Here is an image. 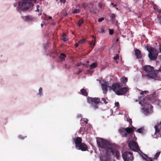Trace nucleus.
Returning <instances> with one entry per match:
<instances>
[{"label": "nucleus", "instance_id": "f257e3e1", "mask_svg": "<svg viewBox=\"0 0 161 161\" xmlns=\"http://www.w3.org/2000/svg\"><path fill=\"white\" fill-rule=\"evenodd\" d=\"M97 142L98 146L106 150L104 154H101L100 157L101 161H111V157L113 155L117 159H119L121 155L118 147L114 143L102 138L97 139Z\"/></svg>", "mask_w": 161, "mask_h": 161}, {"label": "nucleus", "instance_id": "f03ea898", "mask_svg": "<svg viewBox=\"0 0 161 161\" xmlns=\"http://www.w3.org/2000/svg\"><path fill=\"white\" fill-rule=\"evenodd\" d=\"M128 146L132 150L138 152L143 159L146 161H152L151 158H148L147 155L144 154L141 151L137 143L135 141L133 140H131L128 143Z\"/></svg>", "mask_w": 161, "mask_h": 161}, {"label": "nucleus", "instance_id": "7ed1b4c3", "mask_svg": "<svg viewBox=\"0 0 161 161\" xmlns=\"http://www.w3.org/2000/svg\"><path fill=\"white\" fill-rule=\"evenodd\" d=\"M139 102V103L142 106L144 107V108H142V112L146 115L151 113V109L152 108V106L149 104L147 103L145 98L143 97H142Z\"/></svg>", "mask_w": 161, "mask_h": 161}, {"label": "nucleus", "instance_id": "20e7f679", "mask_svg": "<svg viewBox=\"0 0 161 161\" xmlns=\"http://www.w3.org/2000/svg\"><path fill=\"white\" fill-rule=\"evenodd\" d=\"M33 5V4H30L27 0H23L19 2L17 8V10L19 12L27 10H31Z\"/></svg>", "mask_w": 161, "mask_h": 161}, {"label": "nucleus", "instance_id": "39448f33", "mask_svg": "<svg viewBox=\"0 0 161 161\" xmlns=\"http://www.w3.org/2000/svg\"><path fill=\"white\" fill-rule=\"evenodd\" d=\"M154 69V68L153 67L148 65H145L143 67V69L147 73H150L146 75L148 79L150 78H155L156 77L155 73L153 72Z\"/></svg>", "mask_w": 161, "mask_h": 161}, {"label": "nucleus", "instance_id": "423d86ee", "mask_svg": "<svg viewBox=\"0 0 161 161\" xmlns=\"http://www.w3.org/2000/svg\"><path fill=\"white\" fill-rule=\"evenodd\" d=\"M82 139L81 138L78 137L75 140V147L77 149H80L82 151H86L87 150V147L86 145L81 143Z\"/></svg>", "mask_w": 161, "mask_h": 161}, {"label": "nucleus", "instance_id": "0eeeda50", "mask_svg": "<svg viewBox=\"0 0 161 161\" xmlns=\"http://www.w3.org/2000/svg\"><path fill=\"white\" fill-rule=\"evenodd\" d=\"M100 100L98 98H92L91 97L87 98V101L90 104L91 107L94 109H96L98 108V104L99 103Z\"/></svg>", "mask_w": 161, "mask_h": 161}, {"label": "nucleus", "instance_id": "6e6552de", "mask_svg": "<svg viewBox=\"0 0 161 161\" xmlns=\"http://www.w3.org/2000/svg\"><path fill=\"white\" fill-rule=\"evenodd\" d=\"M147 49L149 52L148 56L150 59L151 60H156L158 55L157 50L152 47H150Z\"/></svg>", "mask_w": 161, "mask_h": 161}, {"label": "nucleus", "instance_id": "1a4fd4ad", "mask_svg": "<svg viewBox=\"0 0 161 161\" xmlns=\"http://www.w3.org/2000/svg\"><path fill=\"white\" fill-rule=\"evenodd\" d=\"M135 128L132 127V128L127 127L125 129L121 128L119 129V133L122 135L123 137H125L127 135V133L128 134L131 133L133 132V130Z\"/></svg>", "mask_w": 161, "mask_h": 161}, {"label": "nucleus", "instance_id": "9d476101", "mask_svg": "<svg viewBox=\"0 0 161 161\" xmlns=\"http://www.w3.org/2000/svg\"><path fill=\"white\" fill-rule=\"evenodd\" d=\"M122 84L119 83H113L111 86H109L110 90H112L115 93L118 95L121 87H122Z\"/></svg>", "mask_w": 161, "mask_h": 161}, {"label": "nucleus", "instance_id": "9b49d317", "mask_svg": "<svg viewBox=\"0 0 161 161\" xmlns=\"http://www.w3.org/2000/svg\"><path fill=\"white\" fill-rule=\"evenodd\" d=\"M122 157L124 161H132L134 158L132 153L128 152L122 153Z\"/></svg>", "mask_w": 161, "mask_h": 161}, {"label": "nucleus", "instance_id": "f8f14e48", "mask_svg": "<svg viewBox=\"0 0 161 161\" xmlns=\"http://www.w3.org/2000/svg\"><path fill=\"white\" fill-rule=\"evenodd\" d=\"M97 80L99 81L100 84H101L102 88L103 91V93L104 94L106 93L107 92V87H108L109 88V86H108V82H106L103 80Z\"/></svg>", "mask_w": 161, "mask_h": 161}, {"label": "nucleus", "instance_id": "ddd939ff", "mask_svg": "<svg viewBox=\"0 0 161 161\" xmlns=\"http://www.w3.org/2000/svg\"><path fill=\"white\" fill-rule=\"evenodd\" d=\"M22 18L24 20L29 23L35 21L36 19V18L31 15L23 16Z\"/></svg>", "mask_w": 161, "mask_h": 161}, {"label": "nucleus", "instance_id": "4468645a", "mask_svg": "<svg viewBox=\"0 0 161 161\" xmlns=\"http://www.w3.org/2000/svg\"><path fill=\"white\" fill-rule=\"evenodd\" d=\"M155 134L161 137V119L159 123L155 126Z\"/></svg>", "mask_w": 161, "mask_h": 161}, {"label": "nucleus", "instance_id": "2eb2a0df", "mask_svg": "<svg viewBox=\"0 0 161 161\" xmlns=\"http://www.w3.org/2000/svg\"><path fill=\"white\" fill-rule=\"evenodd\" d=\"M129 89V88L128 87L123 88L121 87L118 95H123L128 92Z\"/></svg>", "mask_w": 161, "mask_h": 161}, {"label": "nucleus", "instance_id": "dca6fc26", "mask_svg": "<svg viewBox=\"0 0 161 161\" xmlns=\"http://www.w3.org/2000/svg\"><path fill=\"white\" fill-rule=\"evenodd\" d=\"M135 55L138 59H140L142 57L141 52L139 50L136 49L135 51Z\"/></svg>", "mask_w": 161, "mask_h": 161}, {"label": "nucleus", "instance_id": "f3484780", "mask_svg": "<svg viewBox=\"0 0 161 161\" xmlns=\"http://www.w3.org/2000/svg\"><path fill=\"white\" fill-rule=\"evenodd\" d=\"M80 92L82 95L85 96H87L88 93L87 92V91L85 89H84V88L80 90Z\"/></svg>", "mask_w": 161, "mask_h": 161}, {"label": "nucleus", "instance_id": "a211bd4d", "mask_svg": "<svg viewBox=\"0 0 161 161\" xmlns=\"http://www.w3.org/2000/svg\"><path fill=\"white\" fill-rule=\"evenodd\" d=\"M120 81L123 83H126L127 81V78L125 76H123L120 78Z\"/></svg>", "mask_w": 161, "mask_h": 161}, {"label": "nucleus", "instance_id": "6ab92c4d", "mask_svg": "<svg viewBox=\"0 0 161 161\" xmlns=\"http://www.w3.org/2000/svg\"><path fill=\"white\" fill-rule=\"evenodd\" d=\"M97 66V64L96 63L94 62L90 65V69H93L95 68Z\"/></svg>", "mask_w": 161, "mask_h": 161}, {"label": "nucleus", "instance_id": "aec40b11", "mask_svg": "<svg viewBox=\"0 0 161 161\" xmlns=\"http://www.w3.org/2000/svg\"><path fill=\"white\" fill-rule=\"evenodd\" d=\"M43 90L42 87H40L39 89V93L37 94L39 95L40 97H41L42 96L43 94Z\"/></svg>", "mask_w": 161, "mask_h": 161}, {"label": "nucleus", "instance_id": "412c9836", "mask_svg": "<svg viewBox=\"0 0 161 161\" xmlns=\"http://www.w3.org/2000/svg\"><path fill=\"white\" fill-rule=\"evenodd\" d=\"M144 130V128L143 127H142L141 128L137 129L136 131V132L139 133H142L143 131Z\"/></svg>", "mask_w": 161, "mask_h": 161}, {"label": "nucleus", "instance_id": "4be33fe9", "mask_svg": "<svg viewBox=\"0 0 161 161\" xmlns=\"http://www.w3.org/2000/svg\"><path fill=\"white\" fill-rule=\"evenodd\" d=\"M126 118V120L128 122H129V123H130V125L131 124V123H132V120H131V119H130L129 117L128 116H125Z\"/></svg>", "mask_w": 161, "mask_h": 161}, {"label": "nucleus", "instance_id": "5701e85b", "mask_svg": "<svg viewBox=\"0 0 161 161\" xmlns=\"http://www.w3.org/2000/svg\"><path fill=\"white\" fill-rule=\"evenodd\" d=\"M40 0H27V1L30 3V4H33L32 3H36V2H38Z\"/></svg>", "mask_w": 161, "mask_h": 161}, {"label": "nucleus", "instance_id": "b1692460", "mask_svg": "<svg viewBox=\"0 0 161 161\" xmlns=\"http://www.w3.org/2000/svg\"><path fill=\"white\" fill-rule=\"evenodd\" d=\"M36 10H35V11L36 12H39L40 11V9H42L40 8V6L39 5H37L36 6Z\"/></svg>", "mask_w": 161, "mask_h": 161}, {"label": "nucleus", "instance_id": "393cba45", "mask_svg": "<svg viewBox=\"0 0 161 161\" xmlns=\"http://www.w3.org/2000/svg\"><path fill=\"white\" fill-rule=\"evenodd\" d=\"M160 152H158L156 153V154L154 156V159H156L159 156L160 154Z\"/></svg>", "mask_w": 161, "mask_h": 161}, {"label": "nucleus", "instance_id": "a878e982", "mask_svg": "<svg viewBox=\"0 0 161 161\" xmlns=\"http://www.w3.org/2000/svg\"><path fill=\"white\" fill-rule=\"evenodd\" d=\"M79 11H80L79 9H75L74 10V11L73 12V14L78 13H79Z\"/></svg>", "mask_w": 161, "mask_h": 161}, {"label": "nucleus", "instance_id": "bb28decb", "mask_svg": "<svg viewBox=\"0 0 161 161\" xmlns=\"http://www.w3.org/2000/svg\"><path fill=\"white\" fill-rule=\"evenodd\" d=\"M83 22V20L82 19H80L79 20L78 22V24L79 26H80V25L82 24Z\"/></svg>", "mask_w": 161, "mask_h": 161}, {"label": "nucleus", "instance_id": "cd10ccee", "mask_svg": "<svg viewBox=\"0 0 161 161\" xmlns=\"http://www.w3.org/2000/svg\"><path fill=\"white\" fill-rule=\"evenodd\" d=\"M107 99L105 98H102V101H103L104 102V103L105 104H106L108 103V102L106 101Z\"/></svg>", "mask_w": 161, "mask_h": 161}, {"label": "nucleus", "instance_id": "c85d7f7f", "mask_svg": "<svg viewBox=\"0 0 161 161\" xmlns=\"http://www.w3.org/2000/svg\"><path fill=\"white\" fill-rule=\"evenodd\" d=\"M86 41V40L85 39H83L80 40H79L78 42L79 43H84Z\"/></svg>", "mask_w": 161, "mask_h": 161}, {"label": "nucleus", "instance_id": "c756f323", "mask_svg": "<svg viewBox=\"0 0 161 161\" xmlns=\"http://www.w3.org/2000/svg\"><path fill=\"white\" fill-rule=\"evenodd\" d=\"M148 93V92L147 91H143L140 93L141 95H143L144 94H147Z\"/></svg>", "mask_w": 161, "mask_h": 161}, {"label": "nucleus", "instance_id": "7c9ffc66", "mask_svg": "<svg viewBox=\"0 0 161 161\" xmlns=\"http://www.w3.org/2000/svg\"><path fill=\"white\" fill-rule=\"evenodd\" d=\"M119 58V55L118 54H117L114 57V60H116Z\"/></svg>", "mask_w": 161, "mask_h": 161}, {"label": "nucleus", "instance_id": "2f4dec72", "mask_svg": "<svg viewBox=\"0 0 161 161\" xmlns=\"http://www.w3.org/2000/svg\"><path fill=\"white\" fill-rule=\"evenodd\" d=\"M59 58H60L61 61H64L65 60L64 58L62 57L61 56H59Z\"/></svg>", "mask_w": 161, "mask_h": 161}, {"label": "nucleus", "instance_id": "473e14b6", "mask_svg": "<svg viewBox=\"0 0 161 161\" xmlns=\"http://www.w3.org/2000/svg\"><path fill=\"white\" fill-rule=\"evenodd\" d=\"M109 33L110 35H112L114 33V31L113 30H110V29H109Z\"/></svg>", "mask_w": 161, "mask_h": 161}, {"label": "nucleus", "instance_id": "72a5a7b5", "mask_svg": "<svg viewBox=\"0 0 161 161\" xmlns=\"http://www.w3.org/2000/svg\"><path fill=\"white\" fill-rule=\"evenodd\" d=\"M104 19V18L103 17L100 18L98 19V21L99 22H101Z\"/></svg>", "mask_w": 161, "mask_h": 161}, {"label": "nucleus", "instance_id": "f704fd0d", "mask_svg": "<svg viewBox=\"0 0 161 161\" xmlns=\"http://www.w3.org/2000/svg\"><path fill=\"white\" fill-rule=\"evenodd\" d=\"M63 40L64 41L66 42L68 40V38L67 37H64L63 38Z\"/></svg>", "mask_w": 161, "mask_h": 161}, {"label": "nucleus", "instance_id": "c9c22d12", "mask_svg": "<svg viewBox=\"0 0 161 161\" xmlns=\"http://www.w3.org/2000/svg\"><path fill=\"white\" fill-rule=\"evenodd\" d=\"M115 106L118 107L119 106V102H117L115 103Z\"/></svg>", "mask_w": 161, "mask_h": 161}, {"label": "nucleus", "instance_id": "e433bc0d", "mask_svg": "<svg viewBox=\"0 0 161 161\" xmlns=\"http://www.w3.org/2000/svg\"><path fill=\"white\" fill-rule=\"evenodd\" d=\"M115 15L114 14H111V18L112 19H114L115 18Z\"/></svg>", "mask_w": 161, "mask_h": 161}, {"label": "nucleus", "instance_id": "4c0bfd02", "mask_svg": "<svg viewBox=\"0 0 161 161\" xmlns=\"http://www.w3.org/2000/svg\"><path fill=\"white\" fill-rule=\"evenodd\" d=\"M98 7L100 8H102V6H103V5L101 3H98Z\"/></svg>", "mask_w": 161, "mask_h": 161}, {"label": "nucleus", "instance_id": "58836bf2", "mask_svg": "<svg viewBox=\"0 0 161 161\" xmlns=\"http://www.w3.org/2000/svg\"><path fill=\"white\" fill-rule=\"evenodd\" d=\"M83 128H82L81 127L80 129L79 130V134H80L81 131H82V130H83Z\"/></svg>", "mask_w": 161, "mask_h": 161}, {"label": "nucleus", "instance_id": "ea45409f", "mask_svg": "<svg viewBox=\"0 0 161 161\" xmlns=\"http://www.w3.org/2000/svg\"><path fill=\"white\" fill-rule=\"evenodd\" d=\"M92 42H93V41H89L88 42L89 43L91 46H92V45H93V44L92 43Z\"/></svg>", "mask_w": 161, "mask_h": 161}, {"label": "nucleus", "instance_id": "a19ab883", "mask_svg": "<svg viewBox=\"0 0 161 161\" xmlns=\"http://www.w3.org/2000/svg\"><path fill=\"white\" fill-rule=\"evenodd\" d=\"M39 12H40V13L38 14L39 16L41 15H42V9H40V11H39Z\"/></svg>", "mask_w": 161, "mask_h": 161}, {"label": "nucleus", "instance_id": "79ce46f5", "mask_svg": "<svg viewBox=\"0 0 161 161\" xmlns=\"http://www.w3.org/2000/svg\"><path fill=\"white\" fill-rule=\"evenodd\" d=\"M93 42L94 43H93V47H94L95 45V42H96V40L95 39H94L93 40H92Z\"/></svg>", "mask_w": 161, "mask_h": 161}, {"label": "nucleus", "instance_id": "37998d69", "mask_svg": "<svg viewBox=\"0 0 161 161\" xmlns=\"http://www.w3.org/2000/svg\"><path fill=\"white\" fill-rule=\"evenodd\" d=\"M60 55H61V56H63L64 57H66V55L65 54H64V53H60Z\"/></svg>", "mask_w": 161, "mask_h": 161}, {"label": "nucleus", "instance_id": "c03bdc74", "mask_svg": "<svg viewBox=\"0 0 161 161\" xmlns=\"http://www.w3.org/2000/svg\"><path fill=\"white\" fill-rule=\"evenodd\" d=\"M101 32L102 33H104L105 32V31L104 30V29H103L102 28H101Z\"/></svg>", "mask_w": 161, "mask_h": 161}, {"label": "nucleus", "instance_id": "a18cd8bd", "mask_svg": "<svg viewBox=\"0 0 161 161\" xmlns=\"http://www.w3.org/2000/svg\"><path fill=\"white\" fill-rule=\"evenodd\" d=\"M57 1H59L60 2L63 3H64L65 2V0H57Z\"/></svg>", "mask_w": 161, "mask_h": 161}, {"label": "nucleus", "instance_id": "49530a36", "mask_svg": "<svg viewBox=\"0 0 161 161\" xmlns=\"http://www.w3.org/2000/svg\"><path fill=\"white\" fill-rule=\"evenodd\" d=\"M81 64V63L80 62L78 63L76 65V66H80V65Z\"/></svg>", "mask_w": 161, "mask_h": 161}, {"label": "nucleus", "instance_id": "de8ad7c7", "mask_svg": "<svg viewBox=\"0 0 161 161\" xmlns=\"http://www.w3.org/2000/svg\"><path fill=\"white\" fill-rule=\"evenodd\" d=\"M19 137L20 138V139H24L25 137H21V135H19Z\"/></svg>", "mask_w": 161, "mask_h": 161}, {"label": "nucleus", "instance_id": "09e8293b", "mask_svg": "<svg viewBox=\"0 0 161 161\" xmlns=\"http://www.w3.org/2000/svg\"><path fill=\"white\" fill-rule=\"evenodd\" d=\"M82 70L81 69H79V71H78V73H80L81 72H82Z\"/></svg>", "mask_w": 161, "mask_h": 161}, {"label": "nucleus", "instance_id": "8fccbe9b", "mask_svg": "<svg viewBox=\"0 0 161 161\" xmlns=\"http://www.w3.org/2000/svg\"><path fill=\"white\" fill-rule=\"evenodd\" d=\"M131 136L132 137H135V135L134 134H131Z\"/></svg>", "mask_w": 161, "mask_h": 161}, {"label": "nucleus", "instance_id": "3c124183", "mask_svg": "<svg viewBox=\"0 0 161 161\" xmlns=\"http://www.w3.org/2000/svg\"><path fill=\"white\" fill-rule=\"evenodd\" d=\"M85 123L87 124V123L88 120L87 119H86V120L84 121Z\"/></svg>", "mask_w": 161, "mask_h": 161}, {"label": "nucleus", "instance_id": "603ef678", "mask_svg": "<svg viewBox=\"0 0 161 161\" xmlns=\"http://www.w3.org/2000/svg\"><path fill=\"white\" fill-rule=\"evenodd\" d=\"M79 46V45L78 44V43H76L75 44V47H77Z\"/></svg>", "mask_w": 161, "mask_h": 161}, {"label": "nucleus", "instance_id": "864d4df0", "mask_svg": "<svg viewBox=\"0 0 161 161\" xmlns=\"http://www.w3.org/2000/svg\"><path fill=\"white\" fill-rule=\"evenodd\" d=\"M81 117V115H78V118H80V117Z\"/></svg>", "mask_w": 161, "mask_h": 161}, {"label": "nucleus", "instance_id": "5fc2aeb1", "mask_svg": "<svg viewBox=\"0 0 161 161\" xmlns=\"http://www.w3.org/2000/svg\"><path fill=\"white\" fill-rule=\"evenodd\" d=\"M48 18L50 19H52V17H51V16H49L48 17Z\"/></svg>", "mask_w": 161, "mask_h": 161}, {"label": "nucleus", "instance_id": "6e6d98bb", "mask_svg": "<svg viewBox=\"0 0 161 161\" xmlns=\"http://www.w3.org/2000/svg\"><path fill=\"white\" fill-rule=\"evenodd\" d=\"M159 70L160 71H161V66L160 67V68H159Z\"/></svg>", "mask_w": 161, "mask_h": 161}, {"label": "nucleus", "instance_id": "4d7b16f0", "mask_svg": "<svg viewBox=\"0 0 161 161\" xmlns=\"http://www.w3.org/2000/svg\"><path fill=\"white\" fill-rule=\"evenodd\" d=\"M117 6V5L116 4H114V7H116Z\"/></svg>", "mask_w": 161, "mask_h": 161}, {"label": "nucleus", "instance_id": "13d9d810", "mask_svg": "<svg viewBox=\"0 0 161 161\" xmlns=\"http://www.w3.org/2000/svg\"><path fill=\"white\" fill-rule=\"evenodd\" d=\"M159 50L160 52L161 53V47H160L159 48Z\"/></svg>", "mask_w": 161, "mask_h": 161}, {"label": "nucleus", "instance_id": "bf43d9fd", "mask_svg": "<svg viewBox=\"0 0 161 161\" xmlns=\"http://www.w3.org/2000/svg\"><path fill=\"white\" fill-rule=\"evenodd\" d=\"M135 1L136 3L139 0H134Z\"/></svg>", "mask_w": 161, "mask_h": 161}, {"label": "nucleus", "instance_id": "052dcab7", "mask_svg": "<svg viewBox=\"0 0 161 161\" xmlns=\"http://www.w3.org/2000/svg\"><path fill=\"white\" fill-rule=\"evenodd\" d=\"M67 15V14H64V16H66Z\"/></svg>", "mask_w": 161, "mask_h": 161}, {"label": "nucleus", "instance_id": "680f3d73", "mask_svg": "<svg viewBox=\"0 0 161 161\" xmlns=\"http://www.w3.org/2000/svg\"><path fill=\"white\" fill-rule=\"evenodd\" d=\"M92 37L93 38H94V39H95V37L94 36H93Z\"/></svg>", "mask_w": 161, "mask_h": 161}, {"label": "nucleus", "instance_id": "e2e57ef3", "mask_svg": "<svg viewBox=\"0 0 161 161\" xmlns=\"http://www.w3.org/2000/svg\"><path fill=\"white\" fill-rule=\"evenodd\" d=\"M160 103H161V102H160V103H159V106H161V104H160Z\"/></svg>", "mask_w": 161, "mask_h": 161}, {"label": "nucleus", "instance_id": "0e129e2a", "mask_svg": "<svg viewBox=\"0 0 161 161\" xmlns=\"http://www.w3.org/2000/svg\"><path fill=\"white\" fill-rule=\"evenodd\" d=\"M118 41V39H116V42H117Z\"/></svg>", "mask_w": 161, "mask_h": 161}, {"label": "nucleus", "instance_id": "69168bd1", "mask_svg": "<svg viewBox=\"0 0 161 161\" xmlns=\"http://www.w3.org/2000/svg\"><path fill=\"white\" fill-rule=\"evenodd\" d=\"M41 26L42 27V26H43V24H41Z\"/></svg>", "mask_w": 161, "mask_h": 161}, {"label": "nucleus", "instance_id": "338daca9", "mask_svg": "<svg viewBox=\"0 0 161 161\" xmlns=\"http://www.w3.org/2000/svg\"><path fill=\"white\" fill-rule=\"evenodd\" d=\"M116 9L117 10H118V8H116Z\"/></svg>", "mask_w": 161, "mask_h": 161}, {"label": "nucleus", "instance_id": "774afa93", "mask_svg": "<svg viewBox=\"0 0 161 161\" xmlns=\"http://www.w3.org/2000/svg\"><path fill=\"white\" fill-rule=\"evenodd\" d=\"M45 16H47V15L46 14H45Z\"/></svg>", "mask_w": 161, "mask_h": 161}]
</instances>
